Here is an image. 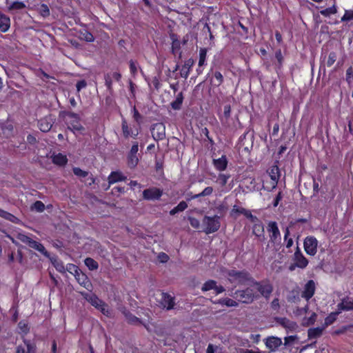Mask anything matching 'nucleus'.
I'll use <instances>...</instances> for the list:
<instances>
[{
  "label": "nucleus",
  "mask_w": 353,
  "mask_h": 353,
  "mask_svg": "<svg viewBox=\"0 0 353 353\" xmlns=\"http://www.w3.org/2000/svg\"><path fill=\"white\" fill-rule=\"evenodd\" d=\"M250 287L254 289V294L256 296V301L261 297H263L265 300H269L274 290L273 285L267 279L257 281L253 278Z\"/></svg>",
  "instance_id": "nucleus-1"
},
{
  "label": "nucleus",
  "mask_w": 353,
  "mask_h": 353,
  "mask_svg": "<svg viewBox=\"0 0 353 353\" xmlns=\"http://www.w3.org/2000/svg\"><path fill=\"white\" fill-rule=\"evenodd\" d=\"M228 281L231 284L236 285H250L253 276L250 272L243 269L238 270L231 269L227 272Z\"/></svg>",
  "instance_id": "nucleus-2"
},
{
  "label": "nucleus",
  "mask_w": 353,
  "mask_h": 353,
  "mask_svg": "<svg viewBox=\"0 0 353 353\" xmlns=\"http://www.w3.org/2000/svg\"><path fill=\"white\" fill-rule=\"evenodd\" d=\"M132 117L139 125V128H136L134 130L129 128L126 119L123 118L121 121V129L123 135L125 139H128L130 137L136 139L139 134L140 125L143 122V116L139 113L135 105H134L132 109Z\"/></svg>",
  "instance_id": "nucleus-3"
},
{
  "label": "nucleus",
  "mask_w": 353,
  "mask_h": 353,
  "mask_svg": "<svg viewBox=\"0 0 353 353\" xmlns=\"http://www.w3.org/2000/svg\"><path fill=\"white\" fill-rule=\"evenodd\" d=\"M254 288L248 285L243 289L236 290L230 295L239 303L249 305L256 301V296L254 294Z\"/></svg>",
  "instance_id": "nucleus-4"
},
{
  "label": "nucleus",
  "mask_w": 353,
  "mask_h": 353,
  "mask_svg": "<svg viewBox=\"0 0 353 353\" xmlns=\"http://www.w3.org/2000/svg\"><path fill=\"white\" fill-rule=\"evenodd\" d=\"M203 231L209 234L218 231L221 227L220 217L218 215L213 216H205L203 219Z\"/></svg>",
  "instance_id": "nucleus-5"
},
{
  "label": "nucleus",
  "mask_w": 353,
  "mask_h": 353,
  "mask_svg": "<svg viewBox=\"0 0 353 353\" xmlns=\"http://www.w3.org/2000/svg\"><path fill=\"white\" fill-rule=\"evenodd\" d=\"M266 228L269 234L270 243L279 245L281 241V235L277 223L274 221H270Z\"/></svg>",
  "instance_id": "nucleus-6"
},
{
  "label": "nucleus",
  "mask_w": 353,
  "mask_h": 353,
  "mask_svg": "<svg viewBox=\"0 0 353 353\" xmlns=\"http://www.w3.org/2000/svg\"><path fill=\"white\" fill-rule=\"evenodd\" d=\"M294 263L291 264L289 269L292 271L296 267L304 269L308 265V260L304 256L299 248L297 246L293 257Z\"/></svg>",
  "instance_id": "nucleus-7"
},
{
  "label": "nucleus",
  "mask_w": 353,
  "mask_h": 353,
  "mask_svg": "<svg viewBox=\"0 0 353 353\" xmlns=\"http://www.w3.org/2000/svg\"><path fill=\"white\" fill-rule=\"evenodd\" d=\"M318 240L314 236H307L303 241L304 250L307 255L314 256L317 252Z\"/></svg>",
  "instance_id": "nucleus-8"
},
{
  "label": "nucleus",
  "mask_w": 353,
  "mask_h": 353,
  "mask_svg": "<svg viewBox=\"0 0 353 353\" xmlns=\"http://www.w3.org/2000/svg\"><path fill=\"white\" fill-rule=\"evenodd\" d=\"M150 131L154 141H159L165 139V125L163 123H153L150 127Z\"/></svg>",
  "instance_id": "nucleus-9"
},
{
  "label": "nucleus",
  "mask_w": 353,
  "mask_h": 353,
  "mask_svg": "<svg viewBox=\"0 0 353 353\" xmlns=\"http://www.w3.org/2000/svg\"><path fill=\"white\" fill-rule=\"evenodd\" d=\"M163 191L162 189L157 187H151L143 191V199L146 201H158L163 196Z\"/></svg>",
  "instance_id": "nucleus-10"
},
{
  "label": "nucleus",
  "mask_w": 353,
  "mask_h": 353,
  "mask_svg": "<svg viewBox=\"0 0 353 353\" xmlns=\"http://www.w3.org/2000/svg\"><path fill=\"white\" fill-rule=\"evenodd\" d=\"M268 174L270 177L271 181H270V185L266 187L268 191H272L275 189L277 186L278 181L281 176V172L279 168L274 165L270 167L268 170Z\"/></svg>",
  "instance_id": "nucleus-11"
},
{
  "label": "nucleus",
  "mask_w": 353,
  "mask_h": 353,
  "mask_svg": "<svg viewBox=\"0 0 353 353\" xmlns=\"http://www.w3.org/2000/svg\"><path fill=\"white\" fill-rule=\"evenodd\" d=\"M71 266L74 270V276L77 282L86 290L91 291L92 285L89 278L83 272H80L77 265H72Z\"/></svg>",
  "instance_id": "nucleus-12"
},
{
  "label": "nucleus",
  "mask_w": 353,
  "mask_h": 353,
  "mask_svg": "<svg viewBox=\"0 0 353 353\" xmlns=\"http://www.w3.org/2000/svg\"><path fill=\"white\" fill-rule=\"evenodd\" d=\"M161 297L159 301V306L163 309L170 310L174 309L175 305V298L167 292H162Z\"/></svg>",
  "instance_id": "nucleus-13"
},
{
  "label": "nucleus",
  "mask_w": 353,
  "mask_h": 353,
  "mask_svg": "<svg viewBox=\"0 0 353 353\" xmlns=\"http://www.w3.org/2000/svg\"><path fill=\"white\" fill-rule=\"evenodd\" d=\"M55 119L52 114H48L38 121V127L41 132H49L54 123Z\"/></svg>",
  "instance_id": "nucleus-14"
},
{
  "label": "nucleus",
  "mask_w": 353,
  "mask_h": 353,
  "mask_svg": "<svg viewBox=\"0 0 353 353\" xmlns=\"http://www.w3.org/2000/svg\"><path fill=\"white\" fill-rule=\"evenodd\" d=\"M316 292V284L313 280H309L303 286L301 292V297L309 301L314 295Z\"/></svg>",
  "instance_id": "nucleus-15"
},
{
  "label": "nucleus",
  "mask_w": 353,
  "mask_h": 353,
  "mask_svg": "<svg viewBox=\"0 0 353 353\" xmlns=\"http://www.w3.org/2000/svg\"><path fill=\"white\" fill-rule=\"evenodd\" d=\"M127 176L124 175L121 171H112L108 176V181L109 185L114 184L120 181H125Z\"/></svg>",
  "instance_id": "nucleus-16"
},
{
  "label": "nucleus",
  "mask_w": 353,
  "mask_h": 353,
  "mask_svg": "<svg viewBox=\"0 0 353 353\" xmlns=\"http://www.w3.org/2000/svg\"><path fill=\"white\" fill-rule=\"evenodd\" d=\"M265 230L264 225L262 221L259 219L255 223H253L252 225V234L260 240L265 239Z\"/></svg>",
  "instance_id": "nucleus-17"
},
{
  "label": "nucleus",
  "mask_w": 353,
  "mask_h": 353,
  "mask_svg": "<svg viewBox=\"0 0 353 353\" xmlns=\"http://www.w3.org/2000/svg\"><path fill=\"white\" fill-rule=\"evenodd\" d=\"M337 309L340 312L353 310V299L349 296L343 298L337 305Z\"/></svg>",
  "instance_id": "nucleus-18"
},
{
  "label": "nucleus",
  "mask_w": 353,
  "mask_h": 353,
  "mask_svg": "<svg viewBox=\"0 0 353 353\" xmlns=\"http://www.w3.org/2000/svg\"><path fill=\"white\" fill-rule=\"evenodd\" d=\"M81 294L88 302L96 308H97L103 301L94 294H89L85 292H81Z\"/></svg>",
  "instance_id": "nucleus-19"
},
{
  "label": "nucleus",
  "mask_w": 353,
  "mask_h": 353,
  "mask_svg": "<svg viewBox=\"0 0 353 353\" xmlns=\"http://www.w3.org/2000/svg\"><path fill=\"white\" fill-rule=\"evenodd\" d=\"M228 159L225 155H222L220 158L213 159V165L218 171H224L228 166Z\"/></svg>",
  "instance_id": "nucleus-20"
},
{
  "label": "nucleus",
  "mask_w": 353,
  "mask_h": 353,
  "mask_svg": "<svg viewBox=\"0 0 353 353\" xmlns=\"http://www.w3.org/2000/svg\"><path fill=\"white\" fill-rule=\"evenodd\" d=\"M282 344V341L276 336H270L266 339L265 345L270 350H275Z\"/></svg>",
  "instance_id": "nucleus-21"
},
{
  "label": "nucleus",
  "mask_w": 353,
  "mask_h": 353,
  "mask_svg": "<svg viewBox=\"0 0 353 353\" xmlns=\"http://www.w3.org/2000/svg\"><path fill=\"white\" fill-rule=\"evenodd\" d=\"M10 28V19L0 11V31L6 32Z\"/></svg>",
  "instance_id": "nucleus-22"
},
{
  "label": "nucleus",
  "mask_w": 353,
  "mask_h": 353,
  "mask_svg": "<svg viewBox=\"0 0 353 353\" xmlns=\"http://www.w3.org/2000/svg\"><path fill=\"white\" fill-rule=\"evenodd\" d=\"M127 322L131 325H138L142 323L141 320L132 314L129 310L124 309L122 311Z\"/></svg>",
  "instance_id": "nucleus-23"
},
{
  "label": "nucleus",
  "mask_w": 353,
  "mask_h": 353,
  "mask_svg": "<svg viewBox=\"0 0 353 353\" xmlns=\"http://www.w3.org/2000/svg\"><path fill=\"white\" fill-rule=\"evenodd\" d=\"M28 246L32 249H34L35 250H37L38 252H39L46 256H49L48 251L46 250L43 245L40 242H38L31 239Z\"/></svg>",
  "instance_id": "nucleus-24"
},
{
  "label": "nucleus",
  "mask_w": 353,
  "mask_h": 353,
  "mask_svg": "<svg viewBox=\"0 0 353 353\" xmlns=\"http://www.w3.org/2000/svg\"><path fill=\"white\" fill-rule=\"evenodd\" d=\"M194 64V61L192 59H188L181 67L180 70L181 77L187 79L190 74V69Z\"/></svg>",
  "instance_id": "nucleus-25"
},
{
  "label": "nucleus",
  "mask_w": 353,
  "mask_h": 353,
  "mask_svg": "<svg viewBox=\"0 0 353 353\" xmlns=\"http://www.w3.org/2000/svg\"><path fill=\"white\" fill-rule=\"evenodd\" d=\"M231 117V105L230 104L225 105L223 107V112L219 115V119L223 125L228 123Z\"/></svg>",
  "instance_id": "nucleus-26"
},
{
  "label": "nucleus",
  "mask_w": 353,
  "mask_h": 353,
  "mask_svg": "<svg viewBox=\"0 0 353 353\" xmlns=\"http://www.w3.org/2000/svg\"><path fill=\"white\" fill-rule=\"evenodd\" d=\"M52 163L59 166H64L68 163L67 157L61 153H58L52 157Z\"/></svg>",
  "instance_id": "nucleus-27"
},
{
  "label": "nucleus",
  "mask_w": 353,
  "mask_h": 353,
  "mask_svg": "<svg viewBox=\"0 0 353 353\" xmlns=\"http://www.w3.org/2000/svg\"><path fill=\"white\" fill-rule=\"evenodd\" d=\"M325 329L324 327H313L310 328L307 330V336L309 339H317L320 337L323 332V330Z\"/></svg>",
  "instance_id": "nucleus-28"
},
{
  "label": "nucleus",
  "mask_w": 353,
  "mask_h": 353,
  "mask_svg": "<svg viewBox=\"0 0 353 353\" xmlns=\"http://www.w3.org/2000/svg\"><path fill=\"white\" fill-rule=\"evenodd\" d=\"M139 162V159L137 154H127V165L130 169H134Z\"/></svg>",
  "instance_id": "nucleus-29"
},
{
  "label": "nucleus",
  "mask_w": 353,
  "mask_h": 353,
  "mask_svg": "<svg viewBox=\"0 0 353 353\" xmlns=\"http://www.w3.org/2000/svg\"><path fill=\"white\" fill-rule=\"evenodd\" d=\"M215 303H219L221 305H225L227 307H238L239 303L236 299H232L230 298H222L219 299Z\"/></svg>",
  "instance_id": "nucleus-30"
},
{
  "label": "nucleus",
  "mask_w": 353,
  "mask_h": 353,
  "mask_svg": "<svg viewBox=\"0 0 353 353\" xmlns=\"http://www.w3.org/2000/svg\"><path fill=\"white\" fill-rule=\"evenodd\" d=\"M170 38L172 39V53L176 55L180 51L181 43L174 34H172Z\"/></svg>",
  "instance_id": "nucleus-31"
},
{
  "label": "nucleus",
  "mask_w": 353,
  "mask_h": 353,
  "mask_svg": "<svg viewBox=\"0 0 353 353\" xmlns=\"http://www.w3.org/2000/svg\"><path fill=\"white\" fill-rule=\"evenodd\" d=\"M79 37L81 39L84 40L87 42H92L94 40L93 34L88 31L86 28H83L79 30Z\"/></svg>",
  "instance_id": "nucleus-32"
},
{
  "label": "nucleus",
  "mask_w": 353,
  "mask_h": 353,
  "mask_svg": "<svg viewBox=\"0 0 353 353\" xmlns=\"http://www.w3.org/2000/svg\"><path fill=\"white\" fill-rule=\"evenodd\" d=\"M340 312H341L338 310L336 312H331L328 316H327L325 319L323 327H325L334 323Z\"/></svg>",
  "instance_id": "nucleus-33"
},
{
  "label": "nucleus",
  "mask_w": 353,
  "mask_h": 353,
  "mask_svg": "<svg viewBox=\"0 0 353 353\" xmlns=\"http://www.w3.org/2000/svg\"><path fill=\"white\" fill-rule=\"evenodd\" d=\"M183 95L181 92L177 94L175 100L171 103V107L175 110H180L183 103Z\"/></svg>",
  "instance_id": "nucleus-34"
},
{
  "label": "nucleus",
  "mask_w": 353,
  "mask_h": 353,
  "mask_svg": "<svg viewBox=\"0 0 353 353\" xmlns=\"http://www.w3.org/2000/svg\"><path fill=\"white\" fill-rule=\"evenodd\" d=\"M187 208V203L184 201H182L176 207L170 211V214L174 216L179 212L184 211Z\"/></svg>",
  "instance_id": "nucleus-35"
},
{
  "label": "nucleus",
  "mask_w": 353,
  "mask_h": 353,
  "mask_svg": "<svg viewBox=\"0 0 353 353\" xmlns=\"http://www.w3.org/2000/svg\"><path fill=\"white\" fill-rule=\"evenodd\" d=\"M319 12H320V14L322 16L327 17H330L332 14H335L337 13V7H336V6L334 3L331 7H329V8H325L324 10H320Z\"/></svg>",
  "instance_id": "nucleus-36"
},
{
  "label": "nucleus",
  "mask_w": 353,
  "mask_h": 353,
  "mask_svg": "<svg viewBox=\"0 0 353 353\" xmlns=\"http://www.w3.org/2000/svg\"><path fill=\"white\" fill-rule=\"evenodd\" d=\"M84 263L90 270H96L99 268L98 262L90 257L86 258L84 261Z\"/></svg>",
  "instance_id": "nucleus-37"
},
{
  "label": "nucleus",
  "mask_w": 353,
  "mask_h": 353,
  "mask_svg": "<svg viewBox=\"0 0 353 353\" xmlns=\"http://www.w3.org/2000/svg\"><path fill=\"white\" fill-rule=\"evenodd\" d=\"M278 322L285 328L292 329L296 325L294 322L290 321L285 317L279 319Z\"/></svg>",
  "instance_id": "nucleus-38"
},
{
  "label": "nucleus",
  "mask_w": 353,
  "mask_h": 353,
  "mask_svg": "<svg viewBox=\"0 0 353 353\" xmlns=\"http://www.w3.org/2000/svg\"><path fill=\"white\" fill-rule=\"evenodd\" d=\"M216 281L212 280V279L208 280L207 281H205L203 283V285L201 288V290L203 292H207V291H209L211 290H214V288L216 287Z\"/></svg>",
  "instance_id": "nucleus-39"
},
{
  "label": "nucleus",
  "mask_w": 353,
  "mask_h": 353,
  "mask_svg": "<svg viewBox=\"0 0 353 353\" xmlns=\"http://www.w3.org/2000/svg\"><path fill=\"white\" fill-rule=\"evenodd\" d=\"M26 7V4L22 1H16L12 2L8 7V9L10 10H22Z\"/></svg>",
  "instance_id": "nucleus-40"
},
{
  "label": "nucleus",
  "mask_w": 353,
  "mask_h": 353,
  "mask_svg": "<svg viewBox=\"0 0 353 353\" xmlns=\"http://www.w3.org/2000/svg\"><path fill=\"white\" fill-rule=\"evenodd\" d=\"M207 52L208 50L205 48H201L199 50V66H203L206 61L207 57Z\"/></svg>",
  "instance_id": "nucleus-41"
},
{
  "label": "nucleus",
  "mask_w": 353,
  "mask_h": 353,
  "mask_svg": "<svg viewBox=\"0 0 353 353\" xmlns=\"http://www.w3.org/2000/svg\"><path fill=\"white\" fill-rule=\"evenodd\" d=\"M23 341L24 345L27 349L26 350H27L28 353H35L36 352L37 347H36L35 343H32L30 340H28L26 339H24L23 340Z\"/></svg>",
  "instance_id": "nucleus-42"
},
{
  "label": "nucleus",
  "mask_w": 353,
  "mask_h": 353,
  "mask_svg": "<svg viewBox=\"0 0 353 353\" xmlns=\"http://www.w3.org/2000/svg\"><path fill=\"white\" fill-rule=\"evenodd\" d=\"M275 58L277 61L276 67L278 69H281L283 66V61H284V58L282 54V52H281V49H278L277 50H276Z\"/></svg>",
  "instance_id": "nucleus-43"
},
{
  "label": "nucleus",
  "mask_w": 353,
  "mask_h": 353,
  "mask_svg": "<svg viewBox=\"0 0 353 353\" xmlns=\"http://www.w3.org/2000/svg\"><path fill=\"white\" fill-rule=\"evenodd\" d=\"M317 314L315 312H312L310 317L304 319L303 322V326H310L314 325L316 321Z\"/></svg>",
  "instance_id": "nucleus-44"
},
{
  "label": "nucleus",
  "mask_w": 353,
  "mask_h": 353,
  "mask_svg": "<svg viewBox=\"0 0 353 353\" xmlns=\"http://www.w3.org/2000/svg\"><path fill=\"white\" fill-rule=\"evenodd\" d=\"M72 172L74 175L79 178H85L88 176L89 172L88 171H85L81 170L80 168L74 167L72 168Z\"/></svg>",
  "instance_id": "nucleus-45"
},
{
  "label": "nucleus",
  "mask_w": 353,
  "mask_h": 353,
  "mask_svg": "<svg viewBox=\"0 0 353 353\" xmlns=\"http://www.w3.org/2000/svg\"><path fill=\"white\" fill-rule=\"evenodd\" d=\"M290 230H289V228H287L285 230V233H284V241L285 243V246L287 248H290L293 245V239L292 238H290L289 236H290Z\"/></svg>",
  "instance_id": "nucleus-46"
},
{
  "label": "nucleus",
  "mask_w": 353,
  "mask_h": 353,
  "mask_svg": "<svg viewBox=\"0 0 353 353\" xmlns=\"http://www.w3.org/2000/svg\"><path fill=\"white\" fill-rule=\"evenodd\" d=\"M52 263L58 272L61 273L65 272V267L63 263L61 260L54 259Z\"/></svg>",
  "instance_id": "nucleus-47"
},
{
  "label": "nucleus",
  "mask_w": 353,
  "mask_h": 353,
  "mask_svg": "<svg viewBox=\"0 0 353 353\" xmlns=\"http://www.w3.org/2000/svg\"><path fill=\"white\" fill-rule=\"evenodd\" d=\"M18 327L20 331L24 334H27L30 331L28 323L25 321H21L18 323Z\"/></svg>",
  "instance_id": "nucleus-48"
},
{
  "label": "nucleus",
  "mask_w": 353,
  "mask_h": 353,
  "mask_svg": "<svg viewBox=\"0 0 353 353\" xmlns=\"http://www.w3.org/2000/svg\"><path fill=\"white\" fill-rule=\"evenodd\" d=\"M353 20V10H346L343 16L341 19V21L345 22Z\"/></svg>",
  "instance_id": "nucleus-49"
},
{
  "label": "nucleus",
  "mask_w": 353,
  "mask_h": 353,
  "mask_svg": "<svg viewBox=\"0 0 353 353\" xmlns=\"http://www.w3.org/2000/svg\"><path fill=\"white\" fill-rule=\"evenodd\" d=\"M336 53L335 52H330L328 54L327 60L326 61L327 66L331 67L336 61Z\"/></svg>",
  "instance_id": "nucleus-50"
},
{
  "label": "nucleus",
  "mask_w": 353,
  "mask_h": 353,
  "mask_svg": "<svg viewBox=\"0 0 353 353\" xmlns=\"http://www.w3.org/2000/svg\"><path fill=\"white\" fill-rule=\"evenodd\" d=\"M214 77L216 80V83H214L215 86L219 87L223 83V77L219 71L214 72Z\"/></svg>",
  "instance_id": "nucleus-51"
},
{
  "label": "nucleus",
  "mask_w": 353,
  "mask_h": 353,
  "mask_svg": "<svg viewBox=\"0 0 353 353\" xmlns=\"http://www.w3.org/2000/svg\"><path fill=\"white\" fill-rule=\"evenodd\" d=\"M39 12L41 15L43 17H47L50 16V12L48 6L46 4H41L39 8Z\"/></svg>",
  "instance_id": "nucleus-52"
},
{
  "label": "nucleus",
  "mask_w": 353,
  "mask_h": 353,
  "mask_svg": "<svg viewBox=\"0 0 353 353\" xmlns=\"http://www.w3.org/2000/svg\"><path fill=\"white\" fill-rule=\"evenodd\" d=\"M17 239L27 245H29L31 240V238L29 236L22 233H19L17 236Z\"/></svg>",
  "instance_id": "nucleus-53"
},
{
  "label": "nucleus",
  "mask_w": 353,
  "mask_h": 353,
  "mask_svg": "<svg viewBox=\"0 0 353 353\" xmlns=\"http://www.w3.org/2000/svg\"><path fill=\"white\" fill-rule=\"evenodd\" d=\"M243 212H244L243 215L247 219H248L252 223H255L256 221H257L259 219L257 216L253 215L252 214V212H250V210H249L246 209L245 210H243Z\"/></svg>",
  "instance_id": "nucleus-54"
},
{
  "label": "nucleus",
  "mask_w": 353,
  "mask_h": 353,
  "mask_svg": "<svg viewBox=\"0 0 353 353\" xmlns=\"http://www.w3.org/2000/svg\"><path fill=\"white\" fill-rule=\"evenodd\" d=\"M97 309L100 310L103 314L107 316H110V312L107 309V304L105 302L102 301V303H101L100 305L98 306Z\"/></svg>",
  "instance_id": "nucleus-55"
},
{
  "label": "nucleus",
  "mask_w": 353,
  "mask_h": 353,
  "mask_svg": "<svg viewBox=\"0 0 353 353\" xmlns=\"http://www.w3.org/2000/svg\"><path fill=\"white\" fill-rule=\"evenodd\" d=\"M0 217L6 219L8 221H12V219L15 218V216L13 214L7 211H5L1 208H0Z\"/></svg>",
  "instance_id": "nucleus-56"
},
{
  "label": "nucleus",
  "mask_w": 353,
  "mask_h": 353,
  "mask_svg": "<svg viewBox=\"0 0 353 353\" xmlns=\"http://www.w3.org/2000/svg\"><path fill=\"white\" fill-rule=\"evenodd\" d=\"M353 77V68L352 66H350L347 70L345 72V80L347 82L348 84H350L352 83V78Z\"/></svg>",
  "instance_id": "nucleus-57"
},
{
  "label": "nucleus",
  "mask_w": 353,
  "mask_h": 353,
  "mask_svg": "<svg viewBox=\"0 0 353 353\" xmlns=\"http://www.w3.org/2000/svg\"><path fill=\"white\" fill-rule=\"evenodd\" d=\"M105 85L108 90H111L112 88V79L109 74H106L104 77Z\"/></svg>",
  "instance_id": "nucleus-58"
},
{
  "label": "nucleus",
  "mask_w": 353,
  "mask_h": 353,
  "mask_svg": "<svg viewBox=\"0 0 353 353\" xmlns=\"http://www.w3.org/2000/svg\"><path fill=\"white\" fill-rule=\"evenodd\" d=\"M34 208L38 212H43L45 210V205L41 201H37L33 204Z\"/></svg>",
  "instance_id": "nucleus-59"
},
{
  "label": "nucleus",
  "mask_w": 353,
  "mask_h": 353,
  "mask_svg": "<svg viewBox=\"0 0 353 353\" xmlns=\"http://www.w3.org/2000/svg\"><path fill=\"white\" fill-rule=\"evenodd\" d=\"M229 178H230V175H226V174H220L219 175L218 179L219 181L220 184L222 186H224L228 183V180Z\"/></svg>",
  "instance_id": "nucleus-60"
},
{
  "label": "nucleus",
  "mask_w": 353,
  "mask_h": 353,
  "mask_svg": "<svg viewBox=\"0 0 353 353\" xmlns=\"http://www.w3.org/2000/svg\"><path fill=\"white\" fill-rule=\"evenodd\" d=\"M213 192L212 187H206L201 192L199 193L200 197L210 196Z\"/></svg>",
  "instance_id": "nucleus-61"
},
{
  "label": "nucleus",
  "mask_w": 353,
  "mask_h": 353,
  "mask_svg": "<svg viewBox=\"0 0 353 353\" xmlns=\"http://www.w3.org/2000/svg\"><path fill=\"white\" fill-rule=\"evenodd\" d=\"M129 66L131 74L135 76L137 73L136 63L133 60H130L129 62Z\"/></svg>",
  "instance_id": "nucleus-62"
},
{
  "label": "nucleus",
  "mask_w": 353,
  "mask_h": 353,
  "mask_svg": "<svg viewBox=\"0 0 353 353\" xmlns=\"http://www.w3.org/2000/svg\"><path fill=\"white\" fill-rule=\"evenodd\" d=\"M158 259L161 263H166L169 260V256L165 252H160L158 255Z\"/></svg>",
  "instance_id": "nucleus-63"
},
{
  "label": "nucleus",
  "mask_w": 353,
  "mask_h": 353,
  "mask_svg": "<svg viewBox=\"0 0 353 353\" xmlns=\"http://www.w3.org/2000/svg\"><path fill=\"white\" fill-rule=\"evenodd\" d=\"M138 151H139V143L137 141H134V142H133L130 151L128 153L137 154Z\"/></svg>",
  "instance_id": "nucleus-64"
}]
</instances>
